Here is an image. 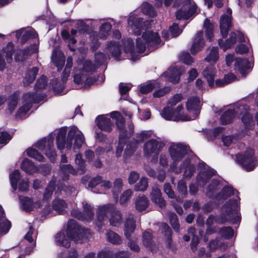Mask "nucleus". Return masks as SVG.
I'll return each instance as SVG.
<instances>
[{
	"label": "nucleus",
	"mask_w": 258,
	"mask_h": 258,
	"mask_svg": "<svg viewBox=\"0 0 258 258\" xmlns=\"http://www.w3.org/2000/svg\"><path fill=\"white\" fill-rule=\"evenodd\" d=\"M51 60L57 68L58 71H60L64 63L65 57L60 51L54 50L51 56Z\"/></svg>",
	"instance_id": "nucleus-24"
},
{
	"label": "nucleus",
	"mask_w": 258,
	"mask_h": 258,
	"mask_svg": "<svg viewBox=\"0 0 258 258\" xmlns=\"http://www.w3.org/2000/svg\"><path fill=\"white\" fill-rule=\"evenodd\" d=\"M203 76L207 79L209 85L211 88L214 87V78L216 75V72L214 66L209 65L203 71Z\"/></svg>",
	"instance_id": "nucleus-27"
},
{
	"label": "nucleus",
	"mask_w": 258,
	"mask_h": 258,
	"mask_svg": "<svg viewBox=\"0 0 258 258\" xmlns=\"http://www.w3.org/2000/svg\"><path fill=\"white\" fill-rule=\"evenodd\" d=\"M67 205L63 200L55 199L52 202L53 209L59 214H63L66 211Z\"/></svg>",
	"instance_id": "nucleus-35"
},
{
	"label": "nucleus",
	"mask_w": 258,
	"mask_h": 258,
	"mask_svg": "<svg viewBox=\"0 0 258 258\" xmlns=\"http://www.w3.org/2000/svg\"><path fill=\"white\" fill-rule=\"evenodd\" d=\"M75 163L78 166L79 170H81V172L80 174H83L85 171V162L82 158V156L80 154H77L75 158Z\"/></svg>",
	"instance_id": "nucleus-60"
},
{
	"label": "nucleus",
	"mask_w": 258,
	"mask_h": 258,
	"mask_svg": "<svg viewBox=\"0 0 258 258\" xmlns=\"http://www.w3.org/2000/svg\"><path fill=\"white\" fill-rule=\"evenodd\" d=\"M200 99L197 97H194L189 98L186 102V109L189 113H192L194 114L193 117L189 116L191 119V120L195 119L200 113Z\"/></svg>",
	"instance_id": "nucleus-15"
},
{
	"label": "nucleus",
	"mask_w": 258,
	"mask_h": 258,
	"mask_svg": "<svg viewBox=\"0 0 258 258\" xmlns=\"http://www.w3.org/2000/svg\"><path fill=\"white\" fill-rule=\"evenodd\" d=\"M181 74V69L170 68L167 72L163 74V76L167 78L169 81L173 84H176L179 82V77Z\"/></svg>",
	"instance_id": "nucleus-22"
},
{
	"label": "nucleus",
	"mask_w": 258,
	"mask_h": 258,
	"mask_svg": "<svg viewBox=\"0 0 258 258\" xmlns=\"http://www.w3.org/2000/svg\"><path fill=\"white\" fill-rule=\"evenodd\" d=\"M55 240L58 245L65 247H69L70 246V243L68 239L66 238L64 232L57 233L55 237Z\"/></svg>",
	"instance_id": "nucleus-41"
},
{
	"label": "nucleus",
	"mask_w": 258,
	"mask_h": 258,
	"mask_svg": "<svg viewBox=\"0 0 258 258\" xmlns=\"http://www.w3.org/2000/svg\"><path fill=\"white\" fill-rule=\"evenodd\" d=\"M151 199L152 201L161 208H163L166 206V202L162 197L160 189L155 186L152 187L151 192Z\"/></svg>",
	"instance_id": "nucleus-20"
},
{
	"label": "nucleus",
	"mask_w": 258,
	"mask_h": 258,
	"mask_svg": "<svg viewBox=\"0 0 258 258\" xmlns=\"http://www.w3.org/2000/svg\"><path fill=\"white\" fill-rule=\"evenodd\" d=\"M143 243L144 245L150 250H153L155 244L152 240V234L150 231H145L143 234Z\"/></svg>",
	"instance_id": "nucleus-36"
},
{
	"label": "nucleus",
	"mask_w": 258,
	"mask_h": 258,
	"mask_svg": "<svg viewBox=\"0 0 258 258\" xmlns=\"http://www.w3.org/2000/svg\"><path fill=\"white\" fill-rule=\"evenodd\" d=\"M236 111L234 109H228L221 116L220 121L222 124H228L233 120L235 116Z\"/></svg>",
	"instance_id": "nucleus-37"
},
{
	"label": "nucleus",
	"mask_w": 258,
	"mask_h": 258,
	"mask_svg": "<svg viewBox=\"0 0 258 258\" xmlns=\"http://www.w3.org/2000/svg\"><path fill=\"white\" fill-rule=\"evenodd\" d=\"M162 45L160 36L157 32L146 31L140 38L136 40V47L138 51L143 52L146 48L152 51Z\"/></svg>",
	"instance_id": "nucleus-4"
},
{
	"label": "nucleus",
	"mask_w": 258,
	"mask_h": 258,
	"mask_svg": "<svg viewBox=\"0 0 258 258\" xmlns=\"http://www.w3.org/2000/svg\"><path fill=\"white\" fill-rule=\"evenodd\" d=\"M160 114L161 116L166 120L178 121L179 120L189 121L191 119L189 116L184 114L175 115V112L173 111V109L169 106L164 108Z\"/></svg>",
	"instance_id": "nucleus-13"
},
{
	"label": "nucleus",
	"mask_w": 258,
	"mask_h": 258,
	"mask_svg": "<svg viewBox=\"0 0 258 258\" xmlns=\"http://www.w3.org/2000/svg\"><path fill=\"white\" fill-rule=\"evenodd\" d=\"M111 29V25L109 23L103 24L100 28V37L103 39L105 38L108 35Z\"/></svg>",
	"instance_id": "nucleus-55"
},
{
	"label": "nucleus",
	"mask_w": 258,
	"mask_h": 258,
	"mask_svg": "<svg viewBox=\"0 0 258 258\" xmlns=\"http://www.w3.org/2000/svg\"><path fill=\"white\" fill-rule=\"evenodd\" d=\"M148 186L147 179L142 177L140 181L135 185V190L138 191H145Z\"/></svg>",
	"instance_id": "nucleus-59"
},
{
	"label": "nucleus",
	"mask_w": 258,
	"mask_h": 258,
	"mask_svg": "<svg viewBox=\"0 0 258 258\" xmlns=\"http://www.w3.org/2000/svg\"><path fill=\"white\" fill-rule=\"evenodd\" d=\"M216 171L212 169L201 172L198 176V181L200 185L204 186L208 181L215 174Z\"/></svg>",
	"instance_id": "nucleus-28"
},
{
	"label": "nucleus",
	"mask_w": 258,
	"mask_h": 258,
	"mask_svg": "<svg viewBox=\"0 0 258 258\" xmlns=\"http://www.w3.org/2000/svg\"><path fill=\"white\" fill-rule=\"evenodd\" d=\"M102 181V177L101 176H97L93 177L89 182L88 188L91 189L94 192L101 193V191H96L93 189L97 185L100 184Z\"/></svg>",
	"instance_id": "nucleus-56"
},
{
	"label": "nucleus",
	"mask_w": 258,
	"mask_h": 258,
	"mask_svg": "<svg viewBox=\"0 0 258 258\" xmlns=\"http://www.w3.org/2000/svg\"><path fill=\"white\" fill-rule=\"evenodd\" d=\"M177 190L183 198L186 197L187 194V186L186 183L183 180L178 181Z\"/></svg>",
	"instance_id": "nucleus-61"
},
{
	"label": "nucleus",
	"mask_w": 258,
	"mask_h": 258,
	"mask_svg": "<svg viewBox=\"0 0 258 258\" xmlns=\"http://www.w3.org/2000/svg\"><path fill=\"white\" fill-rule=\"evenodd\" d=\"M36 51L37 47L35 45H31L23 50H19L15 54V60L16 61H23L26 59L28 55L35 52Z\"/></svg>",
	"instance_id": "nucleus-23"
},
{
	"label": "nucleus",
	"mask_w": 258,
	"mask_h": 258,
	"mask_svg": "<svg viewBox=\"0 0 258 258\" xmlns=\"http://www.w3.org/2000/svg\"><path fill=\"white\" fill-rule=\"evenodd\" d=\"M188 147L183 144L175 143L171 144L169 148L170 157L173 161V164L171 169L174 170L176 163L181 160L187 153Z\"/></svg>",
	"instance_id": "nucleus-8"
},
{
	"label": "nucleus",
	"mask_w": 258,
	"mask_h": 258,
	"mask_svg": "<svg viewBox=\"0 0 258 258\" xmlns=\"http://www.w3.org/2000/svg\"><path fill=\"white\" fill-rule=\"evenodd\" d=\"M106 49L110 52L112 56L117 60H120L121 49L118 44L114 41H110L106 46Z\"/></svg>",
	"instance_id": "nucleus-29"
},
{
	"label": "nucleus",
	"mask_w": 258,
	"mask_h": 258,
	"mask_svg": "<svg viewBox=\"0 0 258 258\" xmlns=\"http://www.w3.org/2000/svg\"><path fill=\"white\" fill-rule=\"evenodd\" d=\"M143 19L130 17L128 20V25L130 27L132 32L135 35H138L141 33V26Z\"/></svg>",
	"instance_id": "nucleus-26"
},
{
	"label": "nucleus",
	"mask_w": 258,
	"mask_h": 258,
	"mask_svg": "<svg viewBox=\"0 0 258 258\" xmlns=\"http://www.w3.org/2000/svg\"><path fill=\"white\" fill-rule=\"evenodd\" d=\"M203 35V32L202 31H199L196 34L192 44L190 47V52L192 54H196L204 47L205 42Z\"/></svg>",
	"instance_id": "nucleus-17"
},
{
	"label": "nucleus",
	"mask_w": 258,
	"mask_h": 258,
	"mask_svg": "<svg viewBox=\"0 0 258 258\" xmlns=\"http://www.w3.org/2000/svg\"><path fill=\"white\" fill-rule=\"evenodd\" d=\"M82 207L83 212L77 209H74L71 211L72 216L81 221H90L92 220L94 215L93 207L86 201L82 202Z\"/></svg>",
	"instance_id": "nucleus-9"
},
{
	"label": "nucleus",
	"mask_w": 258,
	"mask_h": 258,
	"mask_svg": "<svg viewBox=\"0 0 258 258\" xmlns=\"http://www.w3.org/2000/svg\"><path fill=\"white\" fill-rule=\"evenodd\" d=\"M219 233L222 237L226 239H229L233 236L234 231L230 227H224L220 230Z\"/></svg>",
	"instance_id": "nucleus-58"
},
{
	"label": "nucleus",
	"mask_w": 258,
	"mask_h": 258,
	"mask_svg": "<svg viewBox=\"0 0 258 258\" xmlns=\"http://www.w3.org/2000/svg\"><path fill=\"white\" fill-rule=\"evenodd\" d=\"M143 12L150 17H153L156 16V12L153 7L148 3H144L141 7Z\"/></svg>",
	"instance_id": "nucleus-52"
},
{
	"label": "nucleus",
	"mask_w": 258,
	"mask_h": 258,
	"mask_svg": "<svg viewBox=\"0 0 258 258\" xmlns=\"http://www.w3.org/2000/svg\"><path fill=\"white\" fill-rule=\"evenodd\" d=\"M14 51V45L9 42L3 50V54L5 55L7 62H10L12 60Z\"/></svg>",
	"instance_id": "nucleus-44"
},
{
	"label": "nucleus",
	"mask_w": 258,
	"mask_h": 258,
	"mask_svg": "<svg viewBox=\"0 0 258 258\" xmlns=\"http://www.w3.org/2000/svg\"><path fill=\"white\" fill-rule=\"evenodd\" d=\"M122 180L121 178H117L114 181V185L113 187V197L116 201L118 199V192L122 188Z\"/></svg>",
	"instance_id": "nucleus-53"
},
{
	"label": "nucleus",
	"mask_w": 258,
	"mask_h": 258,
	"mask_svg": "<svg viewBox=\"0 0 258 258\" xmlns=\"http://www.w3.org/2000/svg\"><path fill=\"white\" fill-rule=\"evenodd\" d=\"M253 155V150L249 149L243 155H238L236 159L243 168L247 171H250L253 170L255 166V160Z\"/></svg>",
	"instance_id": "nucleus-11"
},
{
	"label": "nucleus",
	"mask_w": 258,
	"mask_h": 258,
	"mask_svg": "<svg viewBox=\"0 0 258 258\" xmlns=\"http://www.w3.org/2000/svg\"><path fill=\"white\" fill-rule=\"evenodd\" d=\"M168 216L173 229L178 232L179 230V224L177 215L174 213H169Z\"/></svg>",
	"instance_id": "nucleus-54"
},
{
	"label": "nucleus",
	"mask_w": 258,
	"mask_h": 258,
	"mask_svg": "<svg viewBox=\"0 0 258 258\" xmlns=\"http://www.w3.org/2000/svg\"><path fill=\"white\" fill-rule=\"evenodd\" d=\"M227 14L228 15H224L220 19V30L221 34L223 37L227 35L229 28L231 27V10L229 9H227Z\"/></svg>",
	"instance_id": "nucleus-18"
},
{
	"label": "nucleus",
	"mask_w": 258,
	"mask_h": 258,
	"mask_svg": "<svg viewBox=\"0 0 258 258\" xmlns=\"http://www.w3.org/2000/svg\"><path fill=\"white\" fill-rule=\"evenodd\" d=\"M110 214L109 222L110 225L118 227L122 223L123 217L121 212L116 209L114 205L107 204L100 206L98 207L96 214L97 219L95 221V224L99 231L104 226V222L107 219V214Z\"/></svg>",
	"instance_id": "nucleus-2"
},
{
	"label": "nucleus",
	"mask_w": 258,
	"mask_h": 258,
	"mask_svg": "<svg viewBox=\"0 0 258 258\" xmlns=\"http://www.w3.org/2000/svg\"><path fill=\"white\" fill-rule=\"evenodd\" d=\"M204 26L206 29L207 38L210 41H211L213 37L214 26L208 19L205 20Z\"/></svg>",
	"instance_id": "nucleus-45"
},
{
	"label": "nucleus",
	"mask_w": 258,
	"mask_h": 258,
	"mask_svg": "<svg viewBox=\"0 0 258 258\" xmlns=\"http://www.w3.org/2000/svg\"><path fill=\"white\" fill-rule=\"evenodd\" d=\"M182 168H184L183 176L185 178H189L195 172L196 167L193 164H190L189 158H186L181 165Z\"/></svg>",
	"instance_id": "nucleus-30"
},
{
	"label": "nucleus",
	"mask_w": 258,
	"mask_h": 258,
	"mask_svg": "<svg viewBox=\"0 0 258 258\" xmlns=\"http://www.w3.org/2000/svg\"><path fill=\"white\" fill-rule=\"evenodd\" d=\"M96 120L98 127L102 131L107 132L112 131L113 124L111 122L110 118L100 115L96 118Z\"/></svg>",
	"instance_id": "nucleus-21"
},
{
	"label": "nucleus",
	"mask_w": 258,
	"mask_h": 258,
	"mask_svg": "<svg viewBox=\"0 0 258 258\" xmlns=\"http://www.w3.org/2000/svg\"><path fill=\"white\" fill-rule=\"evenodd\" d=\"M19 96L20 92H16L9 97L8 109L10 112H12L17 107Z\"/></svg>",
	"instance_id": "nucleus-39"
},
{
	"label": "nucleus",
	"mask_w": 258,
	"mask_h": 258,
	"mask_svg": "<svg viewBox=\"0 0 258 258\" xmlns=\"http://www.w3.org/2000/svg\"><path fill=\"white\" fill-rule=\"evenodd\" d=\"M22 209L26 212H30L33 209V202L31 199L24 197L20 199Z\"/></svg>",
	"instance_id": "nucleus-47"
},
{
	"label": "nucleus",
	"mask_w": 258,
	"mask_h": 258,
	"mask_svg": "<svg viewBox=\"0 0 258 258\" xmlns=\"http://www.w3.org/2000/svg\"><path fill=\"white\" fill-rule=\"evenodd\" d=\"M111 116L116 118V125L119 131V140L124 141V139L131 138L134 132V126L132 122L128 124L126 128L124 124V119L118 112L111 113Z\"/></svg>",
	"instance_id": "nucleus-6"
},
{
	"label": "nucleus",
	"mask_w": 258,
	"mask_h": 258,
	"mask_svg": "<svg viewBox=\"0 0 258 258\" xmlns=\"http://www.w3.org/2000/svg\"><path fill=\"white\" fill-rule=\"evenodd\" d=\"M149 137L148 133L146 132H142L137 134V139L133 143H128L126 145L124 154L127 156H130L136 150L139 143L143 141Z\"/></svg>",
	"instance_id": "nucleus-14"
},
{
	"label": "nucleus",
	"mask_w": 258,
	"mask_h": 258,
	"mask_svg": "<svg viewBox=\"0 0 258 258\" xmlns=\"http://www.w3.org/2000/svg\"><path fill=\"white\" fill-rule=\"evenodd\" d=\"M23 100V105L17 113V116L21 118L25 117L31 108L32 104L39 102L41 98L37 93L30 92L24 95Z\"/></svg>",
	"instance_id": "nucleus-7"
},
{
	"label": "nucleus",
	"mask_w": 258,
	"mask_h": 258,
	"mask_svg": "<svg viewBox=\"0 0 258 258\" xmlns=\"http://www.w3.org/2000/svg\"><path fill=\"white\" fill-rule=\"evenodd\" d=\"M161 230L162 232L165 233V235L167 236V243L169 247H172L171 243V230L169 226L166 223H163L161 225Z\"/></svg>",
	"instance_id": "nucleus-49"
},
{
	"label": "nucleus",
	"mask_w": 258,
	"mask_h": 258,
	"mask_svg": "<svg viewBox=\"0 0 258 258\" xmlns=\"http://www.w3.org/2000/svg\"><path fill=\"white\" fill-rule=\"evenodd\" d=\"M38 72V69L36 67H34L31 70L28 71L24 80V84L25 86L29 85L34 81L36 78Z\"/></svg>",
	"instance_id": "nucleus-38"
},
{
	"label": "nucleus",
	"mask_w": 258,
	"mask_h": 258,
	"mask_svg": "<svg viewBox=\"0 0 258 258\" xmlns=\"http://www.w3.org/2000/svg\"><path fill=\"white\" fill-rule=\"evenodd\" d=\"M236 34L235 32H231L229 39L225 42L222 39H219L218 43L220 47L224 50L226 51L227 49L233 46L236 41Z\"/></svg>",
	"instance_id": "nucleus-31"
},
{
	"label": "nucleus",
	"mask_w": 258,
	"mask_h": 258,
	"mask_svg": "<svg viewBox=\"0 0 258 258\" xmlns=\"http://www.w3.org/2000/svg\"><path fill=\"white\" fill-rule=\"evenodd\" d=\"M245 128L248 130H252L254 125L252 116L248 112H245L241 118Z\"/></svg>",
	"instance_id": "nucleus-42"
},
{
	"label": "nucleus",
	"mask_w": 258,
	"mask_h": 258,
	"mask_svg": "<svg viewBox=\"0 0 258 258\" xmlns=\"http://www.w3.org/2000/svg\"><path fill=\"white\" fill-rule=\"evenodd\" d=\"M11 226V223L8 220L0 221V233L6 234L9 231Z\"/></svg>",
	"instance_id": "nucleus-63"
},
{
	"label": "nucleus",
	"mask_w": 258,
	"mask_h": 258,
	"mask_svg": "<svg viewBox=\"0 0 258 258\" xmlns=\"http://www.w3.org/2000/svg\"><path fill=\"white\" fill-rule=\"evenodd\" d=\"M96 70V66L90 60H86L83 63L82 72H93Z\"/></svg>",
	"instance_id": "nucleus-64"
},
{
	"label": "nucleus",
	"mask_w": 258,
	"mask_h": 258,
	"mask_svg": "<svg viewBox=\"0 0 258 258\" xmlns=\"http://www.w3.org/2000/svg\"><path fill=\"white\" fill-rule=\"evenodd\" d=\"M108 241L113 244L119 245L121 243V238L117 233L109 231L106 233Z\"/></svg>",
	"instance_id": "nucleus-43"
},
{
	"label": "nucleus",
	"mask_w": 258,
	"mask_h": 258,
	"mask_svg": "<svg viewBox=\"0 0 258 258\" xmlns=\"http://www.w3.org/2000/svg\"><path fill=\"white\" fill-rule=\"evenodd\" d=\"M55 182V179H52L50 181L47 187L45 189V192L43 194V200H48L51 198L52 195L53 191L54 188V185Z\"/></svg>",
	"instance_id": "nucleus-51"
},
{
	"label": "nucleus",
	"mask_w": 258,
	"mask_h": 258,
	"mask_svg": "<svg viewBox=\"0 0 258 258\" xmlns=\"http://www.w3.org/2000/svg\"><path fill=\"white\" fill-rule=\"evenodd\" d=\"M204 26L206 29L207 38L210 41H211L213 37L214 26L208 19L205 20Z\"/></svg>",
	"instance_id": "nucleus-46"
},
{
	"label": "nucleus",
	"mask_w": 258,
	"mask_h": 258,
	"mask_svg": "<svg viewBox=\"0 0 258 258\" xmlns=\"http://www.w3.org/2000/svg\"><path fill=\"white\" fill-rule=\"evenodd\" d=\"M219 59L217 47H213L209 50V53L205 60L209 62L215 63Z\"/></svg>",
	"instance_id": "nucleus-40"
},
{
	"label": "nucleus",
	"mask_w": 258,
	"mask_h": 258,
	"mask_svg": "<svg viewBox=\"0 0 258 258\" xmlns=\"http://www.w3.org/2000/svg\"><path fill=\"white\" fill-rule=\"evenodd\" d=\"M136 228L135 221L132 214H129L124 223V232L125 237L129 239Z\"/></svg>",
	"instance_id": "nucleus-25"
},
{
	"label": "nucleus",
	"mask_w": 258,
	"mask_h": 258,
	"mask_svg": "<svg viewBox=\"0 0 258 258\" xmlns=\"http://www.w3.org/2000/svg\"><path fill=\"white\" fill-rule=\"evenodd\" d=\"M21 167L24 171L28 174H32L37 172L38 170L33 163L28 159H25L23 161Z\"/></svg>",
	"instance_id": "nucleus-33"
},
{
	"label": "nucleus",
	"mask_w": 258,
	"mask_h": 258,
	"mask_svg": "<svg viewBox=\"0 0 258 258\" xmlns=\"http://www.w3.org/2000/svg\"><path fill=\"white\" fill-rule=\"evenodd\" d=\"M149 201L144 195L138 196L135 201V207L137 210L141 212L145 210L149 206Z\"/></svg>",
	"instance_id": "nucleus-32"
},
{
	"label": "nucleus",
	"mask_w": 258,
	"mask_h": 258,
	"mask_svg": "<svg viewBox=\"0 0 258 258\" xmlns=\"http://www.w3.org/2000/svg\"><path fill=\"white\" fill-rule=\"evenodd\" d=\"M239 140V137L236 135L226 136L222 138V141L223 145L226 147H229L236 143Z\"/></svg>",
	"instance_id": "nucleus-50"
},
{
	"label": "nucleus",
	"mask_w": 258,
	"mask_h": 258,
	"mask_svg": "<svg viewBox=\"0 0 258 258\" xmlns=\"http://www.w3.org/2000/svg\"><path fill=\"white\" fill-rule=\"evenodd\" d=\"M188 5L189 7L188 8V10L187 11L185 10H179L177 12L176 17L177 19H188L196 12L197 7L195 3H191L190 0H186L185 1V6L187 7Z\"/></svg>",
	"instance_id": "nucleus-16"
},
{
	"label": "nucleus",
	"mask_w": 258,
	"mask_h": 258,
	"mask_svg": "<svg viewBox=\"0 0 258 258\" xmlns=\"http://www.w3.org/2000/svg\"><path fill=\"white\" fill-rule=\"evenodd\" d=\"M163 147V144L161 142L156 139H150L144 144V154L147 156L153 154H158Z\"/></svg>",
	"instance_id": "nucleus-12"
},
{
	"label": "nucleus",
	"mask_w": 258,
	"mask_h": 258,
	"mask_svg": "<svg viewBox=\"0 0 258 258\" xmlns=\"http://www.w3.org/2000/svg\"><path fill=\"white\" fill-rule=\"evenodd\" d=\"M156 84V83L155 82H148L141 87L140 92L143 94H147L153 90Z\"/></svg>",
	"instance_id": "nucleus-62"
},
{
	"label": "nucleus",
	"mask_w": 258,
	"mask_h": 258,
	"mask_svg": "<svg viewBox=\"0 0 258 258\" xmlns=\"http://www.w3.org/2000/svg\"><path fill=\"white\" fill-rule=\"evenodd\" d=\"M239 210L238 200L231 199L224 204L222 208V213L217 218L216 221L219 223H224L227 221L232 223L239 222L241 218Z\"/></svg>",
	"instance_id": "nucleus-3"
},
{
	"label": "nucleus",
	"mask_w": 258,
	"mask_h": 258,
	"mask_svg": "<svg viewBox=\"0 0 258 258\" xmlns=\"http://www.w3.org/2000/svg\"><path fill=\"white\" fill-rule=\"evenodd\" d=\"M27 155L39 161H42L44 157L37 150L33 148H29L27 151Z\"/></svg>",
	"instance_id": "nucleus-57"
},
{
	"label": "nucleus",
	"mask_w": 258,
	"mask_h": 258,
	"mask_svg": "<svg viewBox=\"0 0 258 258\" xmlns=\"http://www.w3.org/2000/svg\"><path fill=\"white\" fill-rule=\"evenodd\" d=\"M60 169L61 171L64 174L62 179L67 180L69 179V175L67 174H71L73 175H77L78 170L75 169L71 164H60Z\"/></svg>",
	"instance_id": "nucleus-34"
},
{
	"label": "nucleus",
	"mask_w": 258,
	"mask_h": 258,
	"mask_svg": "<svg viewBox=\"0 0 258 258\" xmlns=\"http://www.w3.org/2000/svg\"><path fill=\"white\" fill-rule=\"evenodd\" d=\"M235 69L242 76H246L251 71L250 63L246 59L237 58L235 59Z\"/></svg>",
	"instance_id": "nucleus-19"
},
{
	"label": "nucleus",
	"mask_w": 258,
	"mask_h": 258,
	"mask_svg": "<svg viewBox=\"0 0 258 258\" xmlns=\"http://www.w3.org/2000/svg\"><path fill=\"white\" fill-rule=\"evenodd\" d=\"M67 234L69 239L76 242L87 240L91 237L90 230L79 226L74 220H70L68 222Z\"/></svg>",
	"instance_id": "nucleus-5"
},
{
	"label": "nucleus",
	"mask_w": 258,
	"mask_h": 258,
	"mask_svg": "<svg viewBox=\"0 0 258 258\" xmlns=\"http://www.w3.org/2000/svg\"><path fill=\"white\" fill-rule=\"evenodd\" d=\"M20 173L19 170H16L10 175V180L12 188L15 190L17 188V184L20 178Z\"/></svg>",
	"instance_id": "nucleus-48"
},
{
	"label": "nucleus",
	"mask_w": 258,
	"mask_h": 258,
	"mask_svg": "<svg viewBox=\"0 0 258 258\" xmlns=\"http://www.w3.org/2000/svg\"><path fill=\"white\" fill-rule=\"evenodd\" d=\"M53 139L49 137L47 139L44 138L38 142L36 144V146L48 157L51 162L55 161L56 153L53 147Z\"/></svg>",
	"instance_id": "nucleus-10"
},
{
	"label": "nucleus",
	"mask_w": 258,
	"mask_h": 258,
	"mask_svg": "<svg viewBox=\"0 0 258 258\" xmlns=\"http://www.w3.org/2000/svg\"><path fill=\"white\" fill-rule=\"evenodd\" d=\"M67 128H60L56 137V143L58 149L63 150L66 145L68 150H71L73 147L74 152H77L82 145L85 143V138L82 132L76 126H72L68 134L67 141H66V135Z\"/></svg>",
	"instance_id": "nucleus-1"
}]
</instances>
